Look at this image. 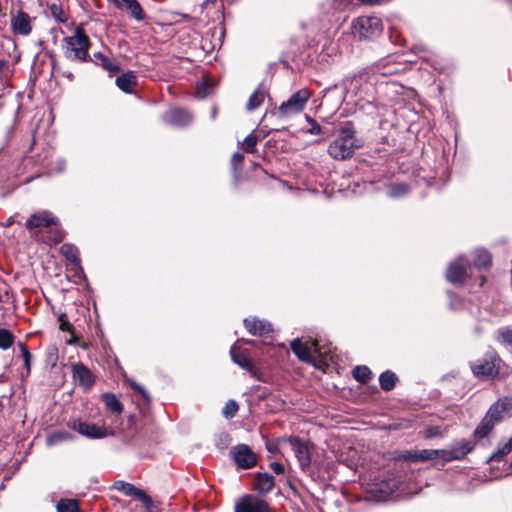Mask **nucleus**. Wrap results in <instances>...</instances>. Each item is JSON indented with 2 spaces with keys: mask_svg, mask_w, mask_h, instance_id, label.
<instances>
[{
  "mask_svg": "<svg viewBox=\"0 0 512 512\" xmlns=\"http://www.w3.org/2000/svg\"><path fill=\"white\" fill-rule=\"evenodd\" d=\"M11 28L14 34L22 36L30 34L32 30L30 16L21 10L13 14L11 17Z\"/></svg>",
  "mask_w": 512,
  "mask_h": 512,
  "instance_id": "nucleus-16",
  "label": "nucleus"
},
{
  "mask_svg": "<svg viewBox=\"0 0 512 512\" xmlns=\"http://www.w3.org/2000/svg\"><path fill=\"white\" fill-rule=\"evenodd\" d=\"M511 410L512 396L499 399L490 407L480 425L476 428L475 435L477 437L487 436L494 427L495 423L501 421L506 416H509Z\"/></svg>",
  "mask_w": 512,
  "mask_h": 512,
  "instance_id": "nucleus-1",
  "label": "nucleus"
},
{
  "mask_svg": "<svg viewBox=\"0 0 512 512\" xmlns=\"http://www.w3.org/2000/svg\"><path fill=\"white\" fill-rule=\"evenodd\" d=\"M234 512H271V509L265 500L245 495L235 504Z\"/></svg>",
  "mask_w": 512,
  "mask_h": 512,
  "instance_id": "nucleus-9",
  "label": "nucleus"
},
{
  "mask_svg": "<svg viewBox=\"0 0 512 512\" xmlns=\"http://www.w3.org/2000/svg\"><path fill=\"white\" fill-rule=\"evenodd\" d=\"M500 362L501 359L496 354L492 353L475 362L472 365V371L478 378H494L499 373Z\"/></svg>",
  "mask_w": 512,
  "mask_h": 512,
  "instance_id": "nucleus-6",
  "label": "nucleus"
},
{
  "mask_svg": "<svg viewBox=\"0 0 512 512\" xmlns=\"http://www.w3.org/2000/svg\"><path fill=\"white\" fill-rule=\"evenodd\" d=\"M136 83V76L132 72L122 74L116 79V85L126 93L132 92Z\"/></svg>",
  "mask_w": 512,
  "mask_h": 512,
  "instance_id": "nucleus-25",
  "label": "nucleus"
},
{
  "mask_svg": "<svg viewBox=\"0 0 512 512\" xmlns=\"http://www.w3.org/2000/svg\"><path fill=\"white\" fill-rule=\"evenodd\" d=\"M351 3H352V0H332V8L334 10H344Z\"/></svg>",
  "mask_w": 512,
  "mask_h": 512,
  "instance_id": "nucleus-42",
  "label": "nucleus"
},
{
  "mask_svg": "<svg viewBox=\"0 0 512 512\" xmlns=\"http://www.w3.org/2000/svg\"><path fill=\"white\" fill-rule=\"evenodd\" d=\"M397 488V482L394 480H389L388 482L383 483L379 490L384 495V497H386L392 494Z\"/></svg>",
  "mask_w": 512,
  "mask_h": 512,
  "instance_id": "nucleus-39",
  "label": "nucleus"
},
{
  "mask_svg": "<svg viewBox=\"0 0 512 512\" xmlns=\"http://www.w3.org/2000/svg\"><path fill=\"white\" fill-rule=\"evenodd\" d=\"M291 349L301 361L317 366L316 357L319 353L317 341L302 342L300 339H295L291 342Z\"/></svg>",
  "mask_w": 512,
  "mask_h": 512,
  "instance_id": "nucleus-7",
  "label": "nucleus"
},
{
  "mask_svg": "<svg viewBox=\"0 0 512 512\" xmlns=\"http://www.w3.org/2000/svg\"><path fill=\"white\" fill-rule=\"evenodd\" d=\"M438 434L437 428H429L426 430V437L431 438Z\"/></svg>",
  "mask_w": 512,
  "mask_h": 512,
  "instance_id": "nucleus-50",
  "label": "nucleus"
},
{
  "mask_svg": "<svg viewBox=\"0 0 512 512\" xmlns=\"http://www.w3.org/2000/svg\"><path fill=\"white\" fill-rule=\"evenodd\" d=\"M230 453L239 468L250 469L256 465L257 456L246 444L234 446Z\"/></svg>",
  "mask_w": 512,
  "mask_h": 512,
  "instance_id": "nucleus-8",
  "label": "nucleus"
},
{
  "mask_svg": "<svg viewBox=\"0 0 512 512\" xmlns=\"http://www.w3.org/2000/svg\"><path fill=\"white\" fill-rule=\"evenodd\" d=\"M19 347L21 349L22 356L24 358L25 366L29 370L30 369L31 354H30L29 350L27 349V347L23 343L20 342L19 343Z\"/></svg>",
  "mask_w": 512,
  "mask_h": 512,
  "instance_id": "nucleus-43",
  "label": "nucleus"
},
{
  "mask_svg": "<svg viewBox=\"0 0 512 512\" xmlns=\"http://www.w3.org/2000/svg\"><path fill=\"white\" fill-rule=\"evenodd\" d=\"M61 253L65 256L66 259H68L71 262H77L78 261V251L77 249L71 245V244H63L60 248Z\"/></svg>",
  "mask_w": 512,
  "mask_h": 512,
  "instance_id": "nucleus-35",
  "label": "nucleus"
},
{
  "mask_svg": "<svg viewBox=\"0 0 512 512\" xmlns=\"http://www.w3.org/2000/svg\"><path fill=\"white\" fill-rule=\"evenodd\" d=\"M257 142H258V138L254 134H249L243 141L244 151H246L248 153L253 152Z\"/></svg>",
  "mask_w": 512,
  "mask_h": 512,
  "instance_id": "nucleus-38",
  "label": "nucleus"
},
{
  "mask_svg": "<svg viewBox=\"0 0 512 512\" xmlns=\"http://www.w3.org/2000/svg\"><path fill=\"white\" fill-rule=\"evenodd\" d=\"M470 451V447L463 446L462 448H457L453 450H443V449H431V452L436 453L432 455V460L436 458H441L445 462H450L452 460H458L463 458Z\"/></svg>",
  "mask_w": 512,
  "mask_h": 512,
  "instance_id": "nucleus-20",
  "label": "nucleus"
},
{
  "mask_svg": "<svg viewBox=\"0 0 512 512\" xmlns=\"http://www.w3.org/2000/svg\"><path fill=\"white\" fill-rule=\"evenodd\" d=\"M72 438V435L66 431H57L47 437L46 443L48 446H54L61 442L72 440Z\"/></svg>",
  "mask_w": 512,
  "mask_h": 512,
  "instance_id": "nucleus-30",
  "label": "nucleus"
},
{
  "mask_svg": "<svg viewBox=\"0 0 512 512\" xmlns=\"http://www.w3.org/2000/svg\"><path fill=\"white\" fill-rule=\"evenodd\" d=\"M65 42V55L68 59L73 61H87L90 41L81 28H77L72 36L65 38Z\"/></svg>",
  "mask_w": 512,
  "mask_h": 512,
  "instance_id": "nucleus-3",
  "label": "nucleus"
},
{
  "mask_svg": "<svg viewBox=\"0 0 512 512\" xmlns=\"http://www.w3.org/2000/svg\"><path fill=\"white\" fill-rule=\"evenodd\" d=\"M266 93L264 90L257 89L253 92L247 102V110L252 111L258 108L264 101Z\"/></svg>",
  "mask_w": 512,
  "mask_h": 512,
  "instance_id": "nucleus-28",
  "label": "nucleus"
},
{
  "mask_svg": "<svg viewBox=\"0 0 512 512\" xmlns=\"http://www.w3.org/2000/svg\"><path fill=\"white\" fill-rule=\"evenodd\" d=\"M208 87V84L206 82H202L198 85V91L197 94L200 98H204L207 95L206 88Z\"/></svg>",
  "mask_w": 512,
  "mask_h": 512,
  "instance_id": "nucleus-46",
  "label": "nucleus"
},
{
  "mask_svg": "<svg viewBox=\"0 0 512 512\" xmlns=\"http://www.w3.org/2000/svg\"><path fill=\"white\" fill-rule=\"evenodd\" d=\"M63 169H64V162H61V165H60L58 171L61 172V171H63Z\"/></svg>",
  "mask_w": 512,
  "mask_h": 512,
  "instance_id": "nucleus-54",
  "label": "nucleus"
},
{
  "mask_svg": "<svg viewBox=\"0 0 512 512\" xmlns=\"http://www.w3.org/2000/svg\"><path fill=\"white\" fill-rule=\"evenodd\" d=\"M72 372L73 378L85 389H89L94 384V377L85 365L81 363L73 364Z\"/></svg>",
  "mask_w": 512,
  "mask_h": 512,
  "instance_id": "nucleus-19",
  "label": "nucleus"
},
{
  "mask_svg": "<svg viewBox=\"0 0 512 512\" xmlns=\"http://www.w3.org/2000/svg\"><path fill=\"white\" fill-rule=\"evenodd\" d=\"M130 385L134 390L138 391L145 400H149V395L142 386L138 385L136 382H131Z\"/></svg>",
  "mask_w": 512,
  "mask_h": 512,
  "instance_id": "nucleus-44",
  "label": "nucleus"
},
{
  "mask_svg": "<svg viewBox=\"0 0 512 512\" xmlns=\"http://www.w3.org/2000/svg\"><path fill=\"white\" fill-rule=\"evenodd\" d=\"M244 157L242 154L240 153H235L233 156H232V165L233 166H236V165H239L242 161H243Z\"/></svg>",
  "mask_w": 512,
  "mask_h": 512,
  "instance_id": "nucleus-49",
  "label": "nucleus"
},
{
  "mask_svg": "<svg viewBox=\"0 0 512 512\" xmlns=\"http://www.w3.org/2000/svg\"><path fill=\"white\" fill-rule=\"evenodd\" d=\"M408 191H409V186L401 183V184H395V185L391 186L388 189L387 193H388L389 197L396 198V197H400V196L407 194Z\"/></svg>",
  "mask_w": 512,
  "mask_h": 512,
  "instance_id": "nucleus-36",
  "label": "nucleus"
},
{
  "mask_svg": "<svg viewBox=\"0 0 512 512\" xmlns=\"http://www.w3.org/2000/svg\"><path fill=\"white\" fill-rule=\"evenodd\" d=\"M468 261L459 257L451 262L448 266L446 277L447 280L453 284L461 283L468 276V270H470Z\"/></svg>",
  "mask_w": 512,
  "mask_h": 512,
  "instance_id": "nucleus-11",
  "label": "nucleus"
},
{
  "mask_svg": "<svg viewBox=\"0 0 512 512\" xmlns=\"http://www.w3.org/2000/svg\"><path fill=\"white\" fill-rule=\"evenodd\" d=\"M192 116L183 109H171L165 116V121L174 126H185L190 123Z\"/></svg>",
  "mask_w": 512,
  "mask_h": 512,
  "instance_id": "nucleus-21",
  "label": "nucleus"
},
{
  "mask_svg": "<svg viewBox=\"0 0 512 512\" xmlns=\"http://www.w3.org/2000/svg\"><path fill=\"white\" fill-rule=\"evenodd\" d=\"M497 339L499 342L512 346V328L504 327L498 330Z\"/></svg>",
  "mask_w": 512,
  "mask_h": 512,
  "instance_id": "nucleus-37",
  "label": "nucleus"
},
{
  "mask_svg": "<svg viewBox=\"0 0 512 512\" xmlns=\"http://www.w3.org/2000/svg\"><path fill=\"white\" fill-rule=\"evenodd\" d=\"M72 428L79 434L91 439H100L107 435L105 426H98L87 422L75 421L72 424Z\"/></svg>",
  "mask_w": 512,
  "mask_h": 512,
  "instance_id": "nucleus-15",
  "label": "nucleus"
},
{
  "mask_svg": "<svg viewBox=\"0 0 512 512\" xmlns=\"http://www.w3.org/2000/svg\"><path fill=\"white\" fill-rule=\"evenodd\" d=\"M294 452L302 470H306L311 464L310 446L308 442L298 438H289L285 441Z\"/></svg>",
  "mask_w": 512,
  "mask_h": 512,
  "instance_id": "nucleus-10",
  "label": "nucleus"
},
{
  "mask_svg": "<svg viewBox=\"0 0 512 512\" xmlns=\"http://www.w3.org/2000/svg\"><path fill=\"white\" fill-rule=\"evenodd\" d=\"M491 255L485 249H476L472 253V264L478 270L487 269L491 265Z\"/></svg>",
  "mask_w": 512,
  "mask_h": 512,
  "instance_id": "nucleus-22",
  "label": "nucleus"
},
{
  "mask_svg": "<svg viewBox=\"0 0 512 512\" xmlns=\"http://www.w3.org/2000/svg\"><path fill=\"white\" fill-rule=\"evenodd\" d=\"M321 132H322V129L317 122H313V124H311V128L308 130V133H310L312 135H318Z\"/></svg>",
  "mask_w": 512,
  "mask_h": 512,
  "instance_id": "nucleus-48",
  "label": "nucleus"
},
{
  "mask_svg": "<svg viewBox=\"0 0 512 512\" xmlns=\"http://www.w3.org/2000/svg\"><path fill=\"white\" fill-rule=\"evenodd\" d=\"M94 61L109 72H117L119 70V67L115 63L100 52L94 54Z\"/></svg>",
  "mask_w": 512,
  "mask_h": 512,
  "instance_id": "nucleus-31",
  "label": "nucleus"
},
{
  "mask_svg": "<svg viewBox=\"0 0 512 512\" xmlns=\"http://www.w3.org/2000/svg\"><path fill=\"white\" fill-rule=\"evenodd\" d=\"M114 488L127 496L137 498L147 508H150L153 504L151 497L147 495L144 490L135 487L133 484L124 481H116Z\"/></svg>",
  "mask_w": 512,
  "mask_h": 512,
  "instance_id": "nucleus-14",
  "label": "nucleus"
},
{
  "mask_svg": "<svg viewBox=\"0 0 512 512\" xmlns=\"http://www.w3.org/2000/svg\"><path fill=\"white\" fill-rule=\"evenodd\" d=\"M231 359L242 369L248 371L252 376L257 375V369L249 358L248 350L242 348L240 342H236L230 349Z\"/></svg>",
  "mask_w": 512,
  "mask_h": 512,
  "instance_id": "nucleus-12",
  "label": "nucleus"
},
{
  "mask_svg": "<svg viewBox=\"0 0 512 512\" xmlns=\"http://www.w3.org/2000/svg\"><path fill=\"white\" fill-rule=\"evenodd\" d=\"M59 321H60V329L62 331H70L71 330V324L64 319V315H61L59 317Z\"/></svg>",
  "mask_w": 512,
  "mask_h": 512,
  "instance_id": "nucleus-45",
  "label": "nucleus"
},
{
  "mask_svg": "<svg viewBox=\"0 0 512 512\" xmlns=\"http://www.w3.org/2000/svg\"><path fill=\"white\" fill-rule=\"evenodd\" d=\"M311 96L308 89H301L294 93L287 101L283 102L279 107V114L282 117H289L300 113Z\"/></svg>",
  "mask_w": 512,
  "mask_h": 512,
  "instance_id": "nucleus-5",
  "label": "nucleus"
},
{
  "mask_svg": "<svg viewBox=\"0 0 512 512\" xmlns=\"http://www.w3.org/2000/svg\"><path fill=\"white\" fill-rule=\"evenodd\" d=\"M436 453L431 452V449L417 450V451H406L402 454V458L406 461L412 462H425L432 460V455Z\"/></svg>",
  "mask_w": 512,
  "mask_h": 512,
  "instance_id": "nucleus-24",
  "label": "nucleus"
},
{
  "mask_svg": "<svg viewBox=\"0 0 512 512\" xmlns=\"http://www.w3.org/2000/svg\"><path fill=\"white\" fill-rule=\"evenodd\" d=\"M246 329L253 335L264 336L272 331L271 324L256 317H249L244 320Z\"/></svg>",
  "mask_w": 512,
  "mask_h": 512,
  "instance_id": "nucleus-18",
  "label": "nucleus"
},
{
  "mask_svg": "<svg viewBox=\"0 0 512 512\" xmlns=\"http://www.w3.org/2000/svg\"><path fill=\"white\" fill-rule=\"evenodd\" d=\"M105 407L111 412L120 414L123 410V405L114 394L106 393L102 396Z\"/></svg>",
  "mask_w": 512,
  "mask_h": 512,
  "instance_id": "nucleus-26",
  "label": "nucleus"
},
{
  "mask_svg": "<svg viewBox=\"0 0 512 512\" xmlns=\"http://www.w3.org/2000/svg\"><path fill=\"white\" fill-rule=\"evenodd\" d=\"M216 0H205L202 4V9L206 8L207 5H209L210 3H215Z\"/></svg>",
  "mask_w": 512,
  "mask_h": 512,
  "instance_id": "nucleus-51",
  "label": "nucleus"
},
{
  "mask_svg": "<svg viewBox=\"0 0 512 512\" xmlns=\"http://www.w3.org/2000/svg\"><path fill=\"white\" fill-rule=\"evenodd\" d=\"M117 9L126 12L131 18L137 22H141L146 18V13L138 0H108Z\"/></svg>",
  "mask_w": 512,
  "mask_h": 512,
  "instance_id": "nucleus-13",
  "label": "nucleus"
},
{
  "mask_svg": "<svg viewBox=\"0 0 512 512\" xmlns=\"http://www.w3.org/2000/svg\"><path fill=\"white\" fill-rule=\"evenodd\" d=\"M306 120L310 123V124H313V122H316L315 120H313L311 117L309 116H306Z\"/></svg>",
  "mask_w": 512,
  "mask_h": 512,
  "instance_id": "nucleus-53",
  "label": "nucleus"
},
{
  "mask_svg": "<svg viewBox=\"0 0 512 512\" xmlns=\"http://www.w3.org/2000/svg\"><path fill=\"white\" fill-rule=\"evenodd\" d=\"M270 468L276 473V474H282L284 472V467L282 464L278 462H272L270 464Z\"/></svg>",
  "mask_w": 512,
  "mask_h": 512,
  "instance_id": "nucleus-47",
  "label": "nucleus"
},
{
  "mask_svg": "<svg viewBox=\"0 0 512 512\" xmlns=\"http://www.w3.org/2000/svg\"><path fill=\"white\" fill-rule=\"evenodd\" d=\"M389 73H393V72H398V69H393V70H390L388 71Z\"/></svg>",
  "mask_w": 512,
  "mask_h": 512,
  "instance_id": "nucleus-56",
  "label": "nucleus"
},
{
  "mask_svg": "<svg viewBox=\"0 0 512 512\" xmlns=\"http://www.w3.org/2000/svg\"><path fill=\"white\" fill-rule=\"evenodd\" d=\"M14 342V336L12 333L4 328L0 329V349H9Z\"/></svg>",
  "mask_w": 512,
  "mask_h": 512,
  "instance_id": "nucleus-34",
  "label": "nucleus"
},
{
  "mask_svg": "<svg viewBox=\"0 0 512 512\" xmlns=\"http://www.w3.org/2000/svg\"><path fill=\"white\" fill-rule=\"evenodd\" d=\"M238 410V405L235 401L229 400L223 409V414L226 418H232Z\"/></svg>",
  "mask_w": 512,
  "mask_h": 512,
  "instance_id": "nucleus-40",
  "label": "nucleus"
},
{
  "mask_svg": "<svg viewBox=\"0 0 512 512\" xmlns=\"http://www.w3.org/2000/svg\"><path fill=\"white\" fill-rule=\"evenodd\" d=\"M60 241H61V236L59 235V236H57V237L55 238V243H58V242H60Z\"/></svg>",
  "mask_w": 512,
  "mask_h": 512,
  "instance_id": "nucleus-55",
  "label": "nucleus"
},
{
  "mask_svg": "<svg viewBox=\"0 0 512 512\" xmlns=\"http://www.w3.org/2000/svg\"><path fill=\"white\" fill-rule=\"evenodd\" d=\"M55 223V217L50 212L43 211L31 215L26 222V226L28 229L33 230L35 228L49 227Z\"/></svg>",
  "mask_w": 512,
  "mask_h": 512,
  "instance_id": "nucleus-17",
  "label": "nucleus"
},
{
  "mask_svg": "<svg viewBox=\"0 0 512 512\" xmlns=\"http://www.w3.org/2000/svg\"><path fill=\"white\" fill-rule=\"evenodd\" d=\"M274 478L268 473H259L255 478L254 487L260 493H268L274 487Z\"/></svg>",
  "mask_w": 512,
  "mask_h": 512,
  "instance_id": "nucleus-23",
  "label": "nucleus"
},
{
  "mask_svg": "<svg viewBox=\"0 0 512 512\" xmlns=\"http://www.w3.org/2000/svg\"><path fill=\"white\" fill-rule=\"evenodd\" d=\"M267 449L269 452H275L276 451V446L273 445V444H267Z\"/></svg>",
  "mask_w": 512,
  "mask_h": 512,
  "instance_id": "nucleus-52",
  "label": "nucleus"
},
{
  "mask_svg": "<svg viewBox=\"0 0 512 512\" xmlns=\"http://www.w3.org/2000/svg\"><path fill=\"white\" fill-rule=\"evenodd\" d=\"M56 509L57 512H81L79 502L75 499H61Z\"/></svg>",
  "mask_w": 512,
  "mask_h": 512,
  "instance_id": "nucleus-27",
  "label": "nucleus"
},
{
  "mask_svg": "<svg viewBox=\"0 0 512 512\" xmlns=\"http://www.w3.org/2000/svg\"><path fill=\"white\" fill-rule=\"evenodd\" d=\"M353 377L361 383H366L371 378V371L367 366H357L353 369Z\"/></svg>",
  "mask_w": 512,
  "mask_h": 512,
  "instance_id": "nucleus-32",
  "label": "nucleus"
},
{
  "mask_svg": "<svg viewBox=\"0 0 512 512\" xmlns=\"http://www.w3.org/2000/svg\"><path fill=\"white\" fill-rule=\"evenodd\" d=\"M358 147L354 131L349 125L341 128L338 137L329 145L328 153L336 160H344L354 154Z\"/></svg>",
  "mask_w": 512,
  "mask_h": 512,
  "instance_id": "nucleus-2",
  "label": "nucleus"
},
{
  "mask_svg": "<svg viewBox=\"0 0 512 512\" xmlns=\"http://www.w3.org/2000/svg\"><path fill=\"white\" fill-rule=\"evenodd\" d=\"M52 15L55 17V19L59 22H65L66 18L64 16V12L60 6H57L53 4L50 8Z\"/></svg>",
  "mask_w": 512,
  "mask_h": 512,
  "instance_id": "nucleus-41",
  "label": "nucleus"
},
{
  "mask_svg": "<svg viewBox=\"0 0 512 512\" xmlns=\"http://www.w3.org/2000/svg\"><path fill=\"white\" fill-rule=\"evenodd\" d=\"M512 451V437L504 443L498 450L493 453L490 457V461H499L501 458L506 456Z\"/></svg>",
  "mask_w": 512,
  "mask_h": 512,
  "instance_id": "nucleus-33",
  "label": "nucleus"
},
{
  "mask_svg": "<svg viewBox=\"0 0 512 512\" xmlns=\"http://www.w3.org/2000/svg\"><path fill=\"white\" fill-rule=\"evenodd\" d=\"M353 34L360 39L371 38L382 30V22L375 16H361L352 23Z\"/></svg>",
  "mask_w": 512,
  "mask_h": 512,
  "instance_id": "nucleus-4",
  "label": "nucleus"
},
{
  "mask_svg": "<svg viewBox=\"0 0 512 512\" xmlns=\"http://www.w3.org/2000/svg\"><path fill=\"white\" fill-rule=\"evenodd\" d=\"M397 377L391 371L383 372L379 377L380 386L383 390L389 391L394 388Z\"/></svg>",
  "mask_w": 512,
  "mask_h": 512,
  "instance_id": "nucleus-29",
  "label": "nucleus"
}]
</instances>
